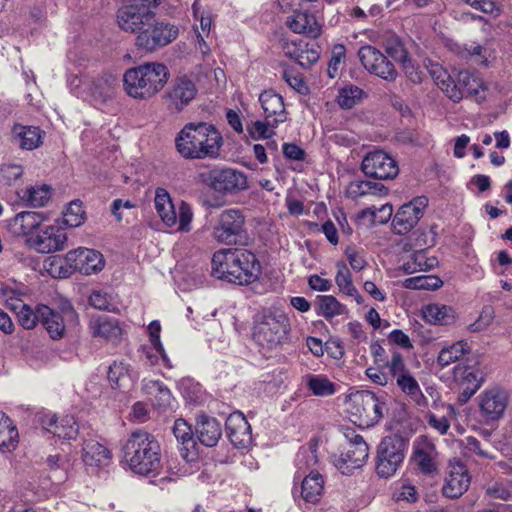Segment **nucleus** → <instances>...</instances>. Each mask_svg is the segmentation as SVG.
Returning <instances> with one entry per match:
<instances>
[{
	"label": "nucleus",
	"instance_id": "f8f14e48",
	"mask_svg": "<svg viewBox=\"0 0 512 512\" xmlns=\"http://www.w3.org/2000/svg\"><path fill=\"white\" fill-rule=\"evenodd\" d=\"M201 181L216 192L235 193L247 188L244 173L231 168H214L200 174Z\"/></svg>",
	"mask_w": 512,
	"mask_h": 512
},
{
	"label": "nucleus",
	"instance_id": "ddd939ff",
	"mask_svg": "<svg viewBox=\"0 0 512 512\" xmlns=\"http://www.w3.org/2000/svg\"><path fill=\"white\" fill-rule=\"evenodd\" d=\"M198 89L187 76L177 77L163 94V103L171 114L182 112L196 97Z\"/></svg>",
	"mask_w": 512,
	"mask_h": 512
},
{
	"label": "nucleus",
	"instance_id": "7c9ffc66",
	"mask_svg": "<svg viewBox=\"0 0 512 512\" xmlns=\"http://www.w3.org/2000/svg\"><path fill=\"white\" fill-rule=\"evenodd\" d=\"M82 460L88 467H106L111 461V452L99 442L87 440L83 445Z\"/></svg>",
	"mask_w": 512,
	"mask_h": 512
},
{
	"label": "nucleus",
	"instance_id": "0eeeda50",
	"mask_svg": "<svg viewBox=\"0 0 512 512\" xmlns=\"http://www.w3.org/2000/svg\"><path fill=\"white\" fill-rule=\"evenodd\" d=\"M124 6L117 12L119 27L125 32L141 31L155 17L154 9L161 0H123Z\"/></svg>",
	"mask_w": 512,
	"mask_h": 512
},
{
	"label": "nucleus",
	"instance_id": "3c124183",
	"mask_svg": "<svg viewBox=\"0 0 512 512\" xmlns=\"http://www.w3.org/2000/svg\"><path fill=\"white\" fill-rule=\"evenodd\" d=\"M86 219V213L80 200L70 202L63 212L62 223L69 228L81 226Z\"/></svg>",
	"mask_w": 512,
	"mask_h": 512
},
{
	"label": "nucleus",
	"instance_id": "de8ad7c7",
	"mask_svg": "<svg viewBox=\"0 0 512 512\" xmlns=\"http://www.w3.org/2000/svg\"><path fill=\"white\" fill-rule=\"evenodd\" d=\"M306 385L313 395L327 397L335 393V384L324 375H307Z\"/></svg>",
	"mask_w": 512,
	"mask_h": 512
},
{
	"label": "nucleus",
	"instance_id": "7ed1b4c3",
	"mask_svg": "<svg viewBox=\"0 0 512 512\" xmlns=\"http://www.w3.org/2000/svg\"><path fill=\"white\" fill-rule=\"evenodd\" d=\"M123 453L126 464L135 474L148 476L161 466L160 444L146 431H133L126 440Z\"/></svg>",
	"mask_w": 512,
	"mask_h": 512
},
{
	"label": "nucleus",
	"instance_id": "13d9d810",
	"mask_svg": "<svg viewBox=\"0 0 512 512\" xmlns=\"http://www.w3.org/2000/svg\"><path fill=\"white\" fill-rule=\"evenodd\" d=\"M393 214V208L390 204H384L380 208L368 207L361 211V217H371L373 222L385 224Z\"/></svg>",
	"mask_w": 512,
	"mask_h": 512
},
{
	"label": "nucleus",
	"instance_id": "412c9836",
	"mask_svg": "<svg viewBox=\"0 0 512 512\" xmlns=\"http://www.w3.org/2000/svg\"><path fill=\"white\" fill-rule=\"evenodd\" d=\"M369 457V447L366 442L347 444L339 455L333 456L334 466L345 475L361 468Z\"/></svg>",
	"mask_w": 512,
	"mask_h": 512
},
{
	"label": "nucleus",
	"instance_id": "4be33fe9",
	"mask_svg": "<svg viewBox=\"0 0 512 512\" xmlns=\"http://www.w3.org/2000/svg\"><path fill=\"white\" fill-rule=\"evenodd\" d=\"M437 450L434 443L426 436H419L413 443L412 462L425 475L437 472Z\"/></svg>",
	"mask_w": 512,
	"mask_h": 512
},
{
	"label": "nucleus",
	"instance_id": "dca6fc26",
	"mask_svg": "<svg viewBox=\"0 0 512 512\" xmlns=\"http://www.w3.org/2000/svg\"><path fill=\"white\" fill-rule=\"evenodd\" d=\"M361 170L367 177L379 180L394 179L399 173L395 159L381 150L368 153L362 160Z\"/></svg>",
	"mask_w": 512,
	"mask_h": 512
},
{
	"label": "nucleus",
	"instance_id": "864d4df0",
	"mask_svg": "<svg viewBox=\"0 0 512 512\" xmlns=\"http://www.w3.org/2000/svg\"><path fill=\"white\" fill-rule=\"evenodd\" d=\"M386 53L400 65L410 59L409 53L403 41L397 35H391L385 41Z\"/></svg>",
	"mask_w": 512,
	"mask_h": 512
},
{
	"label": "nucleus",
	"instance_id": "c9c22d12",
	"mask_svg": "<svg viewBox=\"0 0 512 512\" xmlns=\"http://www.w3.org/2000/svg\"><path fill=\"white\" fill-rule=\"evenodd\" d=\"M323 491L324 480L318 472H310L301 482L300 496L307 503H318L323 495Z\"/></svg>",
	"mask_w": 512,
	"mask_h": 512
},
{
	"label": "nucleus",
	"instance_id": "603ef678",
	"mask_svg": "<svg viewBox=\"0 0 512 512\" xmlns=\"http://www.w3.org/2000/svg\"><path fill=\"white\" fill-rule=\"evenodd\" d=\"M443 285V281L435 275H421L404 280L403 286L414 290H436Z\"/></svg>",
	"mask_w": 512,
	"mask_h": 512
},
{
	"label": "nucleus",
	"instance_id": "c03bdc74",
	"mask_svg": "<svg viewBox=\"0 0 512 512\" xmlns=\"http://www.w3.org/2000/svg\"><path fill=\"white\" fill-rule=\"evenodd\" d=\"M51 187L48 185L30 186L22 191L21 199L32 207H42L51 198Z\"/></svg>",
	"mask_w": 512,
	"mask_h": 512
},
{
	"label": "nucleus",
	"instance_id": "8fccbe9b",
	"mask_svg": "<svg viewBox=\"0 0 512 512\" xmlns=\"http://www.w3.org/2000/svg\"><path fill=\"white\" fill-rule=\"evenodd\" d=\"M436 264L435 258H427L424 251H417L403 264V270L406 274H413L418 271L431 270Z\"/></svg>",
	"mask_w": 512,
	"mask_h": 512
},
{
	"label": "nucleus",
	"instance_id": "09e8293b",
	"mask_svg": "<svg viewBox=\"0 0 512 512\" xmlns=\"http://www.w3.org/2000/svg\"><path fill=\"white\" fill-rule=\"evenodd\" d=\"M338 271L335 277V282L339 290L350 296L354 297L358 304L362 303V297L359 295L357 289L352 283V277L349 269L344 264H338Z\"/></svg>",
	"mask_w": 512,
	"mask_h": 512
},
{
	"label": "nucleus",
	"instance_id": "e433bc0d",
	"mask_svg": "<svg viewBox=\"0 0 512 512\" xmlns=\"http://www.w3.org/2000/svg\"><path fill=\"white\" fill-rule=\"evenodd\" d=\"M154 204L158 215L167 226L171 227L177 223V213L166 189H156Z\"/></svg>",
	"mask_w": 512,
	"mask_h": 512
},
{
	"label": "nucleus",
	"instance_id": "9d476101",
	"mask_svg": "<svg viewBox=\"0 0 512 512\" xmlns=\"http://www.w3.org/2000/svg\"><path fill=\"white\" fill-rule=\"evenodd\" d=\"M71 90L85 101L104 103L114 94L116 78L105 75L96 79L75 77L70 82Z\"/></svg>",
	"mask_w": 512,
	"mask_h": 512
},
{
	"label": "nucleus",
	"instance_id": "a18cd8bd",
	"mask_svg": "<svg viewBox=\"0 0 512 512\" xmlns=\"http://www.w3.org/2000/svg\"><path fill=\"white\" fill-rule=\"evenodd\" d=\"M365 96V92L360 87L349 84L338 90L336 101L342 109H351Z\"/></svg>",
	"mask_w": 512,
	"mask_h": 512
},
{
	"label": "nucleus",
	"instance_id": "5701e85b",
	"mask_svg": "<svg viewBox=\"0 0 512 512\" xmlns=\"http://www.w3.org/2000/svg\"><path fill=\"white\" fill-rule=\"evenodd\" d=\"M470 481V475L465 465L459 461L451 462L442 488L443 495L451 499L460 497L469 488Z\"/></svg>",
	"mask_w": 512,
	"mask_h": 512
},
{
	"label": "nucleus",
	"instance_id": "39448f33",
	"mask_svg": "<svg viewBox=\"0 0 512 512\" xmlns=\"http://www.w3.org/2000/svg\"><path fill=\"white\" fill-rule=\"evenodd\" d=\"M288 332L289 320L285 314L265 310L254 320L252 337L259 347L271 351L287 340Z\"/></svg>",
	"mask_w": 512,
	"mask_h": 512
},
{
	"label": "nucleus",
	"instance_id": "72a5a7b5",
	"mask_svg": "<svg viewBox=\"0 0 512 512\" xmlns=\"http://www.w3.org/2000/svg\"><path fill=\"white\" fill-rule=\"evenodd\" d=\"M455 85L460 87V91L467 96L474 98L478 103L485 100V86L483 81L474 73L463 70L457 75Z\"/></svg>",
	"mask_w": 512,
	"mask_h": 512
},
{
	"label": "nucleus",
	"instance_id": "393cba45",
	"mask_svg": "<svg viewBox=\"0 0 512 512\" xmlns=\"http://www.w3.org/2000/svg\"><path fill=\"white\" fill-rule=\"evenodd\" d=\"M226 432L230 442L237 448H246L252 442L251 426L239 411L227 417Z\"/></svg>",
	"mask_w": 512,
	"mask_h": 512
},
{
	"label": "nucleus",
	"instance_id": "ea45409f",
	"mask_svg": "<svg viewBox=\"0 0 512 512\" xmlns=\"http://www.w3.org/2000/svg\"><path fill=\"white\" fill-rule=\"evenodd\" d=\"M470 352L471 347L466 341L460 340L454 342L450 345L444 346L440 350L437 357V364L441 368H445L457 361H460L465 355L469 354Z\"/></svg>",
	"mask_w": 512,
	"mask_h": 512
},
{
	"label": "nucleus",
	"instance_id": "1a4fd4ad",
	"mask_svg": "<svg viewBox=\"0 0 512 512\" xmlns=\"http://www.w3.org/2000/svg\"><path fill=\"white\" fill-rule=\"evenodd\" d=\"M179 35L176 25L153 18L137 34L135 44L147 52H154L172 43Z\"/></svg>",
	"mask_w": 512,
	"mask_h": 512
},
{
	"label": "nucleus",
	"instance_id": "cd10ccee",
	"mask_svg": "<svg viewBox=\"0 0 512 512\" xmlns=\"http://www.w3.org/2000/svg\"><path fill=\"white\" fill-rule=\"evenodd\" d=\"M46 217L43 213L23 211L16 214L9 222L8 228L15 236H28L38 230Z\"/></svg>",
	"mask_w": 512,
	"mask_h": 512
},
{
	"label": "nucleus",
	"instance_id": "37998d69",
	"mask_svg": "<svg viewBox=\"0 0 512 512\" xmlns=\"http://www.w3.org/2000/svg\"><path fill=\"white\" fill-rule=\"evenodd\" d=\"M18 443V431L13 422L3 412H0V449L11 451Z\"/></svg>",
	"mask_w": 512,
	"mask_h": 512
},
{
	"label": "nucleus",
	"instance_id": "f03ea898",
	"mask_svg": "<svg viewBox=\"0 0 512 512\" xmlns=\"http://www.w3.org/2000/svg\"><path fill=\"white\" fill-rule=\"evenodd\" d=\"M260 264L245 249H223L212 257V275L230 283L244 285L258 279Z\"/></svg>",
	"mask_w": 512,
	"mask_h": 512
},
{
	"label": "nucleus",
	"instance_id": "2f4dec72",
	"mask_svg": "<svg viewBox=\"0 0 512 512\" xmlns=\"http://www.w3.org/2000/svg\"><path fill=\"white\" fill-rule=\"evenodd\" d=\"M90 329L93 337H99L112 343L118 342L122 334L118 321L107 316L92 319Z\"/></svg>",
	"mask_w": 512,
	"mask_h": 512
},
{
	"label": "nucleus",
	"instance_id": "6e6d98bb",
	"mask_svg": "<svg viewBox=\"0 0 512 512\" xmlns=\"http://www.w3.org/2000/svg\"><path fill=\"white\" fill-rule=\"evenodd\" d=\"M318 304L320 313L325 318H333L334 316L341 315L345 312L346 308L334 296L325 295L318 297Z\"/></svg>",
	"mask_w": 512,
	"mask_h": 512
},
{
	"label": "nucleus",
	"instance_id": "a211bd4d",
	"mask_svg": "<svg viewBox=\"0 0 512 512\" xmlns=\"http://www.w3.org/2000/svg\"><path fill=\"white\" fill-rule=\"evenodd\" d=\"M427 205L428 199L425 196L416 197L402 205L392 221L394 232L399 235L408 233L421 219Z\"/></svg>",
	"mask_w": 512,
	"mask_h": 512
},
{
	"label": "nucleus",
	"instance_id": "4d7b16f0",
	"mask_svg": "<svg viewBox=\"0 0 512 512\" xmlns=\"http://www.w3.org/2000/svg\"><path fill=\"white\" fill-rule=\"evenodd\" d=\"M485 494L492 500L510 501L512 500V481L494 482L487 486Z\"/></svg>",
	"mask_w": 512,
	"mask_h": 512
},
{
	"label": "nucleus",
	"instance_id": "c756f323",
	"mask_svg": "<svg viewBox=\"0 0 512 512\" xmlns=\"http://www.w3.org/2000/svg\"><path fill=\"white\" fill-rule=\"evenodd\" d=\"M287 26L294 33L305 34L316 38L320 35L321 27L313 14L307 12H294L286 21Z\"/></svg>",
	"mask_w": 512,
	"mask_h": 512
},
{
	"label": "nucleus",
	"instance_id": "f257e3e1",
	"mask_svg": "<svg viewBox=\"0 0 512 512\" xmlns=\"http://www.w3.org/2000/svg\"><path fill=\"white\" fill-rule=\"evenodd\" d=\"M222 145L221 133L207 122L187 123L175 138V148L185 159H215Z\"/></svg>",
	"mask_w": 512,
	"mask_h": 512
},
{
	"label": "nucleus",
	"instance_id": "49530a36",
	"mask_svg": "<svg viewBox=\"0 0 512 512\" xmlns=\"http://www.w3.org/2000/svg\"><path fill=\"white\" fill-rule=\"evenodd\" d=\"M108 380L113 388H121L133 379L129 365L123 361H114L108 369Z\"/></svg>",
	"mask_w": 512,
	"mask_h": 512
},
{
	"label": "nucleus",
	"instance_id": "bb28decb",
	"mask_svg": "<svg viewBox=\"0 0 512 512\" xmlns=\"http://www.w3.org/2000/svg\"><path fill=\"white\" fill-rule=\"evenodd\" d=\"M426 69L433 78L435 84L445 93V95L457 103L463 99V93L460 87L455 85V81L450 74L439 63L428 61Z\"/></svg>",
	"mask_w": 512,
	"mask_h": 512
},
{
	"label": "nucleus",
	"instance_id": "6ab92c4d",
	"mask_svg": "<svg viewBox=\"0 0 512 512\" xmlns=\"http://www.w3.org/2000/svg\"><path fill=\"white\" fill-rule=\"evenodd\" d=\"M64 259L70 269L84 275L99 272L104 267L102 254L96 250L85 247H79L69 251Z\"/></svg>",
	"mask_w": 512,
	"mask_h": 512
},
{
	"label": "nucleus",
	"instance_id": "0e129e2a",
	"mask_svg": "<svg viewBox=\"0 0 512 512\" xmlns=\"http://www.w3.org/2000/svg\"><path fill=\"white\" fill-rule=\"evenodd\" d=\"M193 218V212L191 206L182 201L178 208L177 221L179 223L178 229L183 232H189L191 230V221Z\"/></svg>",
	"mask_w": 512,
	"mask_h": 512
},
{
	"label": "nucleus",
	"instance_id": "aec40b11",
	"mask_svg": "<svg viewBox=\"0 0 512 512\" xmlns=\"http://www.w3.org/2000/svg\"><path fill=\"white\" fill-rule=\"evenodd\" d=\"M62 313L63 315L53 311L46 305L39 306L40 322L53 340L63 338L65 334L64 318L67 321L77 322L78 315L70 304L63 306Z\"/></svg>",
	"mask_w": 512,
	"mask_h": 512
},
{
	"label": "nucleus",
	"instance_id": "79ce46f5",
	"mask_svg": "<svg viewBox=\"0 0 512 512\" xmlns=\"http://www.w3.org/2000/svg\"><path fill=\"white\" fill-rule=\"evenodd\" d=\"M285 54L294 59L301 67L310 68L319 59L317 48L298 47L294 44L285 47Z\"/></svg>",
	"mask_w": 512,
	"mask_h": 512
},
{
	"label": "nucleus",
	"instance_id": "423d86ee",
	"mask_svg": "<svg viewBox=\"0 0 512 512\" xmlns=\"http://www.w3.org/2000/svg\"><path fill=\"white\" fill-rule=\"evenodd\" d=\"M386 410L385 401L371 391H358L350 398L349 413L352 421L359 427L369 428L376 425Z\"/></svg>",
	"mask_w": 512,
	"mask_h": 512
},
{
	"label": "nucleus",
	"instance_id": "a19ab883",
	"mask_svg": "<svg viewBox=\"0 0 512 512\" xmlns=\"http://www.w3.org/2000/svg\"><path fill=\"white\" fill-rule=\"evenodd\" d=\"M13 133L19 146L25 150H33L42 142L41 130L35 126L15 125Z\"/></svg>",
	"mask_w": 512,
	"mask_h": 512
},
{
	"label": "nucleus",
	"instance_id": "f3484780",
	"mask_svg": "<svg viewBox=\"0 0 512 512\" xmlns=\"http://www.w3.org/2000/svg\"><path fill=\"white\" fill-rule=\"evenodd\" d=\"M27 243L39 253H54L65 248L67 234L58 225H47L39 228L35 235L30 236Z\"/></svg>",
	"mask_w": 512,
	"mask_h": 512
},
{
	"label": "nucleus",
	"instance_id": "9b49d317",
	"mask_svg": "<svg viewBox=\"0 0 512 512\" xmlns=\"http://www.w3.org/2000/svg\"><path fill=\"white\" fill-rule=\"evenodd\" d=\"M479 414L485 423L502 419L509 405L508 392L498 386L484 389L477 397Z\"/></svg>",
	"mask_w": 512,
	"mask_h": 512
},
{
	"label": "nucleus",
	"instance_id": "c85d7f7f",
	"mask_svg": "<svg viewBox=\"0 0 512 512\" xmlns=\"http://www.w3.org/2000/svg\"><path fill=\"white\" fill-rule=\"evenodd\" d=\"M262 109L266 120L272 127H276L279 123L286 120L285 106L283 98L272 90L264 91L259 96Z\"/></svg>",
	"mask_w": 512,
	"mask_h": 512
},
{
	"label": "nucleus",
	"instance_id": "338daca9",
	"mask_svg": "<svg viewBox=\"0 0 512 512\" xmlns=\"http://www.w3.org/2000/svg\"><path fill=\"white\" fill-rule=\"evenodd\" d=\"M148 330L152 346L163 357V360L166 361L165 350L160 341L161 325L159 321H152L148 327Z\"/></svg>",
	"mask_w": 512,
	"mask_h": 512
},
{
	"label": "nucleus",
	"instance_id": "bf43d9fd",
	"mask_svg": "<svg viewBox=\"0 0 512 512\" xmlns=\"http://www.w3.org/2000/svg\"><path fill=\"white\" fill-rule=\"evenodd\" d=\"M20 311L18 312V322L24 329H33L40 322L39 306L36 310H32L29 306L20 303Z\"/></svg>",
	"mask_w": 512,
	"mask_h": 512
},
{
	"label": "nucleus",
	"instance_id": "2eb2a0df",
	"mask_svg": "<svg viewBox=\"0 0 512 512\" xmlns=\"http://www.w3.org/2000/svg\"><path fill=\"white\" fill-rule=\"evenodd\" d=\"M358 57L363 67L370 74L376 75L389 82L396 80L398 72L394 64L374 46H362L358 51Z\"/></svg>",
	"mask_w": 512,
	"mask_h": 512
},
{
	"label": "nucleus",
	"instance_id": "680f3d73",
	"mask_svg": "<svg viewBox=\"0 0 512 512\" xmlns=\"http://www.w3.org/2000/svg\"><path fill=\"white\" fill-rule=\"evenodd\" d=\"M274 128L275 127H272L269 121L265 119V121L252 122L250 125L247 126V131L254 139H266L270 138L274 134Z\"/></svg>",
	"mask_w": 512,
	"mask_h": 512
},
{
	"label": "nucleus",
	"instance_id": "69168bd1",
	"mask_svg": "<svg viewBox=\"0 0 512 512\" xmlns=\"http://www.w3.org/2000/svg\"><path fill=\"white\" fill-rule=\"evenodd\" d=\"M89 303L92 307L99 310H111L112 297L107 292L95 290L89 296Z\"/></svg>",
	"mask_w": 512,
	"mask_h": 512
},
{
	"label": "nucleus",
	"instance_id": "6e6552de",
	"mask_svg": "<svg viewBox=\"0 0 512 512\" xmlns=\"http://www.w3.org/2000/svg\"><path fill=\"white\" fill-rule=\"evenodd\" d=\"M407 441L393 435L382 439L377 449L376 473L382 478L393 476L404 460Z\"/></svg>",
	"mask_w": 512,
	"mask_h": 512
},
{
	"label": "nucleus",
	"instance_id": "f704fd0d",
	"mask_svg": "<svg viewBox=\"0 0 512 512\" xmlns=\"http://www.w3.org/2000/svg\"><path fill=\"white\" fill-rule=\"evenodd\" d=\"M396 384L400 390L412 401L418 408L425 409L428 406V399L422 393L417 380L410 372L401 374L396 379Z\"/></svg>",
	"mask_w": 512,
	"mask_h": 512
},
{
	"label": "nucleus",
	"instance_id": "4c0bfd02",
	"mask_svg": "<svg viewBox=\"0 0 512 512\" xmlns=\"http://www.w3.org/2000/svg\"><path fill=\"white\" fill-rule=\"evenodd\" d=\"M388 189L381 183L371 181H352L346 188V196L351 199H358L365 196L386 195Z\"/></svg>",
	"mask_w": 512,
	"mask_h": 512
},
{
	"label": "nucleus",
	"instance_id": "4468645a",
	"mask_svg": "<svg viewBox=\"0 0 512 512\" xmlns=\"http://www.w3.org/2000/svg\"><path fill=\"white\" fill-rule=\"evenodd\" d=\"M245 216L240 209L229 208L223 210L213 229V236L219 242L226 245L236 244L239 237L245 231Z\"/></svg>",
	"mask_w": 512,
	"mask_h": 512
},
{
	"label": "nucleus",
	"instance_id": "473e14b6",
	"mask_svg": "<svg viewBox=\"0 0 512 512\" xmlns=\"http://www.w3.org/2000/svg\"><path fill=\"white\" fill-rule=\"evenodd\" d=\"M196 434L203 445L213 447L222 435V428L215 418L202 415L197 421Z\"/></svg>",
	"mask_w": 512,
	"mask_h": 512
},
{
	"label": "nucleus",
	"instance_id": "e2e57ef3",
	"mask_svg": "<svg viewBox=\"0 0 512 512\" xmlns=\"http://www.w3.org/2000/svg\"><path fill=\"white\" fill-rule=\"evenodd\" d=\"M23 174V168L15 163H3L0 166V179L6 184L19 179Z\"/></svg>",
	"mask_w": 512,
	"mask_h": 512
},
{
	"label": "nucleus",
	"instance_id": "a878e982",
	"mask_svg": "<svg viewBox=\"0 0 512 512\" xmlns=\"http://www.w3.org/2000/svg\"><path fill=\"white\" fill-rule=\"evenodd\" d=\"M41 423L47 432L62 439H74L79 431L74 417L70 415L59 419L55 415L45 414L41 419Z\"/></svg>",
	"mask_w": 512,
	"mask_h": 512
},
{
	"label": "nucleus",
	"instance_id": "20e7f679",
	"mask_svg": "<svg viewBox=\"0 0 512 512\" xmlns=\"http://www.w3.org/2000/svg\"><path fill=\"white\" fill-rule=\"evenodd\" d=\"M168 77L169 71L164 64L147 62L127 69L123 75V86L128 96L147 100L164 87Z\"/></svg>",
	"mask_w": 512,
	"mask_h": 512
},
{
	"label": "nucleus",
	"instance_id": "774afa93",
	"mask_svg": "<svg viewBox=\"0 0 512 512\" xmlns=\"http://www.w3.org/2000/svg\"><path fill=\"white\" fill-rule=\"evenodd\" d=\"M386 366L389 368L390 373L395 379H397L401 374H407L410 372L406 368L402 355L398 352L393 353L391 360L386 363Z\"/></svg>",
	"mask_w": 512,
	"mask_h": 512
},
{
	"label": "nucleus",
	"instance_id": "5fc2aeb1",
	"mask_svg": "<svg viewBox=\"0 0 512 512\" xmlns=\"http://www.w3.org/2000/svg\"><path fill=\"white\" fill-rule=\"evenodd\" d=\"M148 394L154 397V405L159 408H166L170 405L172 394L170 390L160 381H150L146 385Z\"/></svg>",
	"mask_w": 512,
	"mask_h": 512
},
{
	"label": "nucleus",
	"instance_id": "052dcab7",
	"mask_svg": "<svg viewBox=\"0 0 512 512\" xmlns=\"http://www.w3.org/2000/svg\"><path fill=\"white\" fill-rule=\"evenodd\" d=\"M173 434L182 445L191 444L194 446L192 437V429L190 425L183 419H177L173 426Z\"/></svg>",
	"mask_w": 512,
	"mask_h": 512
},
{
	"label": "nucleus",
	"instance_id": "58836bf2",
	"mask_svg": "<svg viewBox=\"0 0 512 512\" xmlns=\"http://www.w3.org/2000/svg\"><path fill=\"white\" fill-rule=\"evenodd\" d=\"M424 319L434 325H450L455 321V311L452 307L433 303L423 308Z\"/></svg>",
	"mask_w": 512,
	"mask_h": 512
},
{
	"label": "nucleus",
	"instance_id": "b1692460",
	"mask_svg": "<svg viewBox=\"0 0 512 512\" xmlns=\"http://www.w3.org/2000/svg\"><path fill=\"white\" fill-rule=\"evenodd\" d=\"M453 377L461 388L458 395L459 404L467 403L482 385V378L478 377L477 372L463 364L454 367Z\"/></svg>",
	"mask_w": 512,
	"mask_h": 512
}]
</instances>
